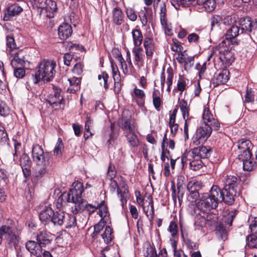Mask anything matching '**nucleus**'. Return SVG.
<instances>
[{
  "label": "nucleus",
  "mask_w": 257,
  "mask_h": 257,
  "mask_svg": "<svg viewBox=\"0 0 257 257\" xmlns=\"http://www.w3.org/2000/svg\"><path fill=\"white\" fill-rule=\"evenodd\" d=\"M71 188L67 193V201L68 202H73L74 204V208L72 209V213L74 214L85 210L88 214L90 215L97 209H99L98 214L104 220L105 217L108 214L107 207L102 205L101 203L95 202L94 204L87 203L81 197L84 189L82 183L81 182L74 183Z\"/></svg>",
  "instance_id": "f257e3e1"
},
{
  "label": "nucleus",
  "mask_w": 257,
  "mask_h": 257,
  "mask_svg": "<svg viewBox=\"0 0 257 257\" xmlns=\"http://www.w3.org/2000/svg\"><path fill=\"white\" fill-rule=\"evenodd\" d=\"M223 192L217 185H213L209 193L203 194L197 203L198 209L204 212H208L216 208L220 202H223Z\"/></svg>",
  "instance_id": "f03ea898"
},
{
  "label": "nucleus",
  "mask_w": 257,
  "mask_h": 257,
  "mask_svg": "<svg viewBox=\"0 0 257 257\" xmlns=\"http://www.w3.org/2000/svg\"><path fill=\"white\" fill-rule=\"evenodd\" d=\"M223 185V202L228 204L231 205L234 202V197L238 196L241 193L240 182L236 177L232 175H227L222 180Z\"/></svg>",
  "instance_id": "7ed1b4c3"
},
{
  "label": "nucleus",
  "mask_w": 257,
  "mask_h": 257,
  "mask_svg": "<svg viewBox=\"0 0 257 257\" xmlns=\"http://www.w3.org/2000/svg\"><path fill=\"white\" fill-rule=\"evenodd\" d=\"M56 62L52 60H43L36 67L34 78V83H37L40 81H51L56 73Z\"/></svg>",
  "instance_id": "20e7f679"
},
{
  "label": "nucleus",
  "mask_w": 257,
  "mask_h": 257,
  "mask_svg": "<svg viewBox=\"0 0 257 257\" xmlns=\"http://www.w3.org/2000/svg\"><path fill=\"white\" fill-rule=\"evenodd\" d=\"M109 188L112 193L117 192V196L119 198L121 202V205L122 207H123L130 196L128 186L125 182L121 180L118 184L115 180H111Z\"/></svg>",
  "instance_id": "39448f33"
},
{
  "label": "nucleus",
  "mask_w": 257,
  "mask_h": 257,
  "mask_svg": "<svg viewBox=\"0 0 257 257\" xmlns=\"http://www.w3.org/2000/svg\"><path fill=\"white\" fill-rule=\"evenodd\" d=\"M212 127L207 123H202L193 138V145L197 146L204 142L210 136L212 131Z\"/></svg>",
  "instance_id": "423d86ee"
},
{
  "label": "nucleus",
  "mask_w": 257,
  "mask_h": 257,
  "mask_svg": "<svg viewBox=\"0 0 257 257\" xmlns=\"http://www.w3.org/2000/svg\"><path fill=\"white\" fill-rule=\"evenodd\" d=\"M32 157L37 166L49 165V156L48 153H45L42 147L38 145H34L32 148Z\"/></svg>",
  "instance_id": "0eeeda50"
},
{
  "label": "nucleus",
  "mask_w": 257,
  "mask_h": 257,
  "mask_svg": "<svg viewBox=\"0 0 257 257\" xmlns=\"http://www.w3.org/2000/svg\"><path fill=\"white\" fill-rule=\"evenodd\" d=\"M187 188L190 193L188 199L191 202L195 201L199 196L198 190L201 188L200 183L195 180L190 181L188 183Z\"/></svg>",
  "instance_id": "6e6552de"
},
{
  "label": "nucleus",
  "mask_w": 257,
  "mask_h": 257,
  "mask_svg": "<svg viewBox=\"0 0 257 257\" xmlns=\"http://www.w3.org/2000/svg\"><path fill=\"white\" fill-rule=\"evenodd\" d=\"M202 118L204 121L203 123H207L209 126L214 127V129L216 130H218L219 128V122L217 119L214 118L208 108L205 107L204 109Z\"/></svg>",
  "instance_id": "1a4fd4ad"
},
{
  "label": "nucleus",
  "mask_w": 257,
  "mask_h": 257,
  "mask_svg": "<svg viewBox=\"0 0 257 257\" xmlns=\"http://www.w3.org/2000/svg\"><path fill=\"white\" fill-rule=\"evenodd\" d=\"M229 72L227 69H223L219 73L214 75L211 80L214 87L224 84L229 80Z\"/></svg>",
  "instance_id": "9d476101"
},
{
  "label": "nucleus",
  "mask_w": 257,
  "mask_h": 257,
  "mask_svg": "<svg viewBox=\"0 0 257 257\" xmlns=\"http://www.w3.org/2000/svg\"><path fill=\"white\" fill-rule=\"evenodd\" d=\"M132 100L136 102L141 107L145 104L146 94L145 92L136 86L133 90L132 93Z\"/></svg>",
  "instance_id": "9b49d317"
},
{
  "label": "nucleus",
  "mask_w": 257,
  "mask_h": 257,
  "mask_svg": "<svg viewBox=\"0 0 257 257\" xmlns=\"http://www.w3.org/2000/svg\"><path fill=\"white\" fill-rule=\"evenodd\" d=\"M23 11V8L17 4L11 5L5 12L3 20L10 21L12 17L18 15Z\"/></svg>",
  "instance_id": "f8f14e48"
},
{
  "label": "nucleus",
  "mask_w": 257,
  "mask_h": 257,
  "mask_svg": "<svg viewBox=\"0 0 257 257\" xmlns=\"http://www.w3.org/2000/svg\"><path fill=\"white\" fill-rule=\"evenodd\" d=\"M61 91L60 88L53 87L52 92L47 97V101L50 105L57 106L61 103L63 97L61 95Z\"/></svg>",
  "instance_id": "ddd939ff"
},
{
  "label": "nucleus",
  "mask_w": 257,
  "mask_h": 257,
  "mask_svg": "<svg viewBox=\"0 0 257 257\" xmlns=\"http://www.w3.org/2000/svg\"><path fill=\"white\" fill-rule=\"evenodd\" d=\"M56 3L52 0H48L43 10H41V14L44 16L51 18H53L57 10Z\"/></svg>",
  "instance_id": "4468645a"
},
{
  "label": "nucleus",
  "mask_w": 257,
  "mask_h": 257,
  "mask_svg": "<svg viewBox=\"0 0 257 257\" xmlns=\"http://www.w3.org/2000/svg\"><path fill=\"white\" fill-rule=\"evenodd\" d=\"M53 213L54 210L51 207L49 206L42 207V210L39 213L40 220L45 224L52 222V217Z\"/></svg>",
  "instance_id": "2eb2a0df"
},
{
  "label": "nucleus",
  "mask_w": 257,
  "mask_h": 257,
  "mask_svg": "<svg viewBox=\"0 0 257 257\" xmlns=\"http://www.w3.org/2000/svg\"><path fill=\"white\" fill-rule=\"evenodd\" d=\"M121 127L125 135L138 132L137 123L133 119H123Z\"/></svg>",
  "instance_id": "dca6fc26"
},
{
  "label": "nucleus",
  "mask_w": 257,
  "mask_h": 257,
  "mask_svg": "<svg viewBox=\"0 0 257 257\" xmlns=\"http://www.w3.org/2000/svg\"><path fill=\"white\" fill-rule=\"evenodd\" d=\"M192 159H206L210 156V150L205 146H199L191 151Z\"/></svg>",
  "instance_id": "f3484780"
},
{
  "label": "nucleus",
  "mask_w": 257,
  "mask_h": 257,
  "mask_svg": "<svg viewBox=\"0 0 257 257\" xmlns=\"http://www.w3.org/2000/svg\"><path fill=\"white\" fill-rule=\"evenodd\" d=\"M143 46L145 50L146 56L148 59L152 58L156 49L153 39L150 37H146L144 40Z\"/></svg>",
  "instance_id": "a211bd4d"
},
{
  "label": "nucleus",
  "mask_w": 257,
  "mask_h": 257,
  "mask_svg": "<svg viewBox=\"0 0 257 257\" xmlns=\"http://www.w3.org/2000/svg\"><path fill=\"white\" fill-rule=\"evenodd\" d=\"M26 248L31 253L35 256H39L42 252V246L38 242L29 240L25 244Z\"/></svg>",
  "instance_id": "6ab92c4d"
},
{
  "label": "nucleus",
  "mask_w": 257,
  "mask_h": 257,
  "mask_svg": "<svg viewBox=\"0 0 257 257\" xmlns=\"http://www.w3.org/2000/svg\"><path fill=\"white\" fill-rule=\"evenodd\" d=\"M20 165L25 176H29L30 174L31 161L28 155L26 154L22 155L20 158Z\"/></svg>",
  "instance_id": "aec40b11"
},
{
  "label": "nucleus",
  "mask_w": 257,
  "mask_h": 257,
  "mask_svg": "<svg viewBox=\"0 0 257 257\" xmlns=\"http://www.w3.org/2000/svg\"><path fill=\"white\" fill-rule=\"evenodd\" d=\"M58 35L60 39L66 40L72 33L71 26L67 23H63L58 28Z\"/></svg>",
  "instance_id": "412c9836"
},
{
  "label": "nucleus",
  "mask_w": 257,
  "mask_h": 257,
  "mask_svg": "<svg viewBox=\"0 0 257 257\" xmlns=\"http://www.w3.org/2000/svg\"><path fill=\"white\" fill-rule=\"evenodd\" d=\"M52 240V235L46 230H42L37 236V242L42 245H46Z\"/></svg>",
  "instance_id": "4be33fe9"
},
{
  "label": "nucleus",
  "mask_w": 257,
  "mask_h": 257,
  "mask_svg": "<svg viewBox=\"0 0 257 257\" xmlns=\"http://www.w3.org/2000/svg\"><path fill=\"white\" fill-rule=\"evenodd\" d=\"M133 55L136 64H142L145 58L143 49L141 46H134L132 50Z\"/></svg>",
  "instance_id": "5701e85b"
},
{
  "label": "nucleus",
  "mask_w": 257,
  "mask_h": 257,
  "mask_svg": "<svg viewBox=\"0 0 257 257\" xmlns=\"http://www.w3.org/2000/svg\"><path fill=\"white\" fill-rule=\"evenodd\" d=\"M81 78L73 77L68 79L69 83V87L67 88V91L71 93H74L80 88Z\"/></svg>",
  "instance_id": "b1692460"
},
{
  "label": "nucleus",
  "mask_w": 257,
  "mask_h": 257,
  "mask_svg": "<svg viewBox=\"0 0 257 257\" xmlns=\"http://www.w3.org/2000/svg\"><path fill=\"white\" fill-rule=\"evenodd\" d=\"M143 210L150 220L153 219L154 209L153 207V201L152 199L146 200L143 205Z\"/></svg>",
  "instance_id": "393cba45"
},
{
  "label": "nucleus",
  "mask_w": 257,
  "mask_h": 257,
  "mask_svg": "<svg viewBox=\"0 0 257 257\" xmlns=\"http://www.w3.org/2000/svg\"><path fill=\"white\" fill-rule=\"evenodd\" d=\"M241 33L239 27L235 25H232L226 31L225 36L226 40L228 41L229 44V40H233L235 37Z\"/></svg>",
  "instance_id": "a878e982"
},
{
  "label": "nucleus",
  "mask_w": 257,
  "mask_h": 257,
  "mask_svg": "<svg viewBox=\"0 0 257 257\" xmlns=\"http://www.w3.org/2000/svg\"><path fill=\"white\" fill-rule=\"evenodd\" d=\"M241 33H249L252 31V23L249 18H244L240 21Z\"/></svg>",
  "instance_id": "bb28decb"
},
{
  "label": "nucleus",
  "mask_w": 257,
  "mask_h": 257,
  "mask_svg": "<svg viewBox=\"0 0 257 257\" xmlns=\"http://www.w3.org/2000/svg\"><path fill=\"white\" fill-rule=\"evenodd\" d=\"M112 19L113 22L115 25H120L122 23L123 15L119 8L116 7L113 9Z\"/></svg>",
  "instance_id": "cd10ccee"
},
{
  "label": "nucleus",
  "mask_w": 257,
  "mask_h": 257,
  "mask_svg": "<svg viewBox=\"0 0 257 257\" xmlns=\"http://www.w3.org/2000/svg\"><path fill=\"white\" fill-rule=\"evenodd\" d=\"M65 213L63 211L54 212L52 215V222L55 225H61L64 223Z\"/></svg>",
  "instance_id": "c85d7f7f"
},
{
  "label": "nucleus",
  "mask_w": 257,
  "mask_h": 257,
  "mask_svg": "<svg viewBox=\"0 0 257 257\" xmlns=\"http://www.w3.org/2000/svg\"><path fill=\"white\" fill-rule=\"evenodd\" d=\"M134 46H141L143 40V36L139 29H135L132 31Z\"/></svg>",
  "instance_id": "c756f323"
},
{
  "label": "nucleus",
  "mask_w": 257,
  "mask_h": 257,
  "mask_svg": "<svg viewBox=\"0 0 257 257\" xmlns=\"http://www.w3.org/2000/svg\"><path fill=\"white\" fill-rule=\"evenodd\" d=\"M237 148L240 151L249 150L252 147L251 142L245 138H242L239 140L237 143Z\"/></svg>",
  "instance_id": "7c9ffc66"
},
{
  "label": "nucleus",
  "mask_w": 257,
  "mask_h": 257,
  "mask_svg": "<svg viewBox=\"0 0 257 257\" xmlns=\"http://www.w3.org/2000/svg\"><path fill=\"white\" fill-rule=\"evenodd\" d=\"M171 4L176 10H178L180 6L186 7L195 5V0H172Z\"/></svg>",
  "instance_id": "2f4dec72"
},
{
  "label": "nucleus",
  "mask_w": 257,
  "mask_h": 257,
  "mask_svg": "<svg viewBox=\"0 0 257 257\" xmlns=\"http://www.w3.org/2000/svg\"><path fill=\"white\" fill-rule=\"evenodd\" d=\"M237 213V211L235 210H231L228 212L227 211L224 212L222 221L228 226L232 225V223L234 218L235 217Z\"/></svg>",
  "instance_id": "473e14b6"
},
{
  "label": "nucleus",
  "mask_w": 257,
  "mask_h": 257,
  "mask_svg": "<svg viewBox=\"0 0 257 257\" xmlns=\"http://www.w3.org/2000/svg\"><path fill=\"white\" fill-rule=\"evenodd\" d=\"M137 132L125 135L129 145L133 147H137L140 145V141L136 134Z\"/></svg>",
  "instance_id": "72a5a7b5"
},
{
  "label": "nucleus",
  "mask_w": 257,
  "mask_h": 257,
  "mask_svg": "<svg viewBox=\"0 0 257 257\" xmlns=\"http://www.w3.org/2000/svg\"><path fill=\"white\" fill-rule=\"evenodd\" d=\"M67 228H71L76 225V218L74 215L66 213L64 223L63 224Z\"/></svg>",
  "instance_id": "f704fd0d"
},
{
  "label": "nucleus",
  "mask_w": 257,
  "mask_h": 257,
  "mask_svg": "<svg viewBox=\"0 0 257 257\" xmlns=\"http://www.w3.org/2000/svg\"><path fill=\"white\" fill-rule=\"evenodd\" d=\"M206 224V220L204 217L201 215L197 214L196 215L194 220V225L195 227V229H200L204 227Z\"/></svg>",
  "instance_id": "c9c22d12"
},
{
  "label": "nucleus",
  "mask_w": 257,
  "mask_h": 257,
  "mask_svg": "<svg viewBox=\"0 0 257 257\" xmlns=\"http://www.w3.org/2000/svg\"><path fill=\"white\" fill-rule=\"evenodd\" d=\"M100 235L106 243H109L113 238L112 229L109 226H106L104 231Z\"/></svg>",
  "instance_id": "e433bc0d"
},
{
  "label": "nucleus",
  "mask_w": 257,
  "mask_h": 257,
  "mask_svg": "<svg viewBox=\"0 0 257 257\" xmlns=\"http://www.w3.org/2000/svg\"><path fill=\"white\" fill-rule=\"evenodd\" d=\"M166 75L167 79L166 82L167 85V91L169 92L171 91V86L173 84V80L174 78L173 70L171 67H169L167 69Z\"/></svg>",
  "instance_id": "4c0bfd02"
},
{
  "label": "nucleus",
  "mask_w": 257,
  "mask_h": 257,
  "mask_svg": "<svg viewBox=\"0 0 257 257\" xmlns=\"http://www.w3.org/2000/svg\"><path fill=\"white\" fill-rule=\"evenodd\" d=\"M25 64L24 57H20L18 55H15L12 59L11 64L13 68L24 67Z\"/></svg>",
  "instance_id": "58836bf2"
},
{
  "label": "nucleus",
  "mask_w": 257,
  "mask_h": 257,
  "mask_svg": "<svg viewBox=\"0 0 257 257\" xmlns=\"http://www.w3.org/2000/svg\"><path fill=\"white\" fill-rule=\"evenodd\" d=\"M107 215L106 217H105L104 220H102V218H101L100 221L96 224L94 226V232L92 234V236L93 237H97V235H99L100 232L101 230H102L104 226L105 225V223H106V221L107 220Z\"/></svg>",
  "instance_id": "ea45409f"
},
{
  "label": "nucleus",
  "mask_w": 257,
  "mask_h": 257,
  "mask_svg": "<svg viewBox=\"0 0 257 257\" xmlns=\"http://www.w3.org/2000/svg\"><path fill=\"white\" fill-rule=\"evenodd\" d=\"M6 239L10 246L14 247L15 248L19 246L20 237L14 232Z\"/></svg>",
  "instance_id": "a19ab883"
},
{
  "label": "nucleus",
  "mask_w": 257,
  "mask_h": 257,
  "mask_svg": "<svg viewBox=\"0 0 257 257\" xmlns=\"http://www.w3.org/2000/svg\"><path fill=\"white\" fill-rule=\"evenodd\" d=\"M93 120L91 119V117L89 114L87 115L86 120L85 123V132L84 137L85 138L87 139L89 136H91L92 134L90 131V127L92 124Z\"/></svg>",
  "instance_id": "79ce46f5"
},
{
  "label": "nucleus",
  "mask_w": 257,
  "mask_h": 257,
  "mask_svg": "<svg viewBox=\"0 0 257 257\" xmlns=\"http://www.w3.org/2000/svg\"><path fill=\"white\" fill-rule=\"evenodd\" d=\"M179 106L182 112L183 118H185L188 116V114H189V106L187 101L184 99H181L179 102Z\"/></svg>",
  "instance_id": "37998d69"
},
{
  "label": "nucleus",
  "mask_w": 257,
  "mask_h": 257,
  "mask_svg": "<svg viewBox=\"0 0 257 257\" xmlns=\"http://www.w3.org/2000/svg\"><path fill=\"white\" fill-rule=\"evenodd\" d=\"M150 10V8L148 7H144V10H141L139 13L138 17L141 22L142 27H145L147 25L148 19L146 12H148Z\"/></svg>",
  "instance_id": "c03bdc74"
},
{
  "label": "nucleus",
  "mask_w": 257,
  "mask_h": 257,
  "mask_svg": "<svg viewBox=\"0 0 257 257\" xmlns=\"http://www.w3.org/2000/svg\"><path fill=\"white\" fill-rule=\"evenodd\" d=\"M255 95L254 91L251 88L248 87L246 89V93L244 95V102L253 103L254 101Z\"/></svg>",
  "instance_id": "a18cd8bd"
},
{
  "label": "nucleus",
  "mask_w": 257,
  "mask_h": 257,
  "mask_svg": "<svg viewBox=\"0 0 257 257\" xmlns=\"http://www.w3.org/2000/svg\"><path fill=\"white\" fill-rule=\"evenodd\" d=\"M185 120V124L184 127V132L185 138H188V127L193 123H195V119L192 116H188L183 118Z\"/></svg>",
  "instance_id": "49530a36"
},
{
  "label": "nucleus",
  "mask_w": 257,
  "mask_h": 257,
  "mask_svg": "<svg viewBox=\"0 0 257 257\" xmlns=\"http://www.w3.org/2000/svg\"><path fill=\"white\" fill-rule=\"evenodd\" d=\"M14 233L12 227L10 226L3 225L0 228V235L2 236H5L7 239L9 236L12 235Z\"/></svg>",
  "instance_id": "de8ad7c7"
},
{
  "label": "nucleus",
  "mask_w": 257,
  "mask_h": 257,
  "mask_svg": "<svg viewBox=\"0 0 257 257\" xmlns=\"http://www.w3.org/2000/svg\"><path fill=\"white\" fill-rule=\"evenodd\" d=\"M203 164V163L201 159L197 158L192 159L189 162L190 169L194 171H196L202 168Z\"/></svg>",
  "instance_id": "09e8293b"
},
{
  "label": "nucleus",
  "mask_w": 257,
  "mask_h": 257,
  "mask_svg": "<svg viewBox=\"0 0 257 257\" xmlns=\"http://www.w3.org/2000/svg\"><path fill=\"white\" fill-rule=\"evenodd\" d=\"M6 45L7 50L11 52L16 48V44L14 37L12 35H8L6 37Z\"/></svg>",
  "instance_id": "8fccbe9b"
},
{
  "label": "nucleus",
  "mask_w": 257,
  "mask_h": 257,
  "mask_svg": "<svg viewBox=\"0 0 257 257\" xmlns=\"http://www.w3.org/2000/svg\"><path fill=\"white\" fill-rule=\"evenodd\" d=\"M168 231L170 233L173 238H174L177 235L178 233V225L175 221H171L170 222Z\"/></svg>",
  "instance_id": "3c124183"
},
{
  "label": "nucleus",
  "mask_w": 257,
  "mask_h": 257,
  "mask_svg": "<svg viewBox=\"0 0 257 257\" xmlns=\"http://www.w3.org/2000/svg\"><path fill=\"white\" fill-rule=\"evenodd\" d=\"M112 76L114 81V86L115 88L118 87V91L119 90L120 84L119 81H120V76L118 70V68L113 69L112 70Z\"/></svg>",
  "instance_id": "603ef678"
},
{
  "label": "nucleus",
  "mask_w": 257,
  "mask_h": 257,
  "mask_svg": "<svg viewBox=\"0 0 257 257\" xmlns=\"http://www.w3.org/2000/svg\"><path fill=\"white\" fill-rule=\"evenodd\" d=\"M108 78V75L104 72H102L101 75H99L98 76V78L100 81V84L101 86H103L105 89H107L108 87V85L107 84Z\"/></svg>",
  "instance_id": "864d4df0"
},
{
  "label": "nucleus",
  "mask_w": 257,
  "mask_h": 257,
  "mask_svg": "<svg viewBox=\"0 0 257 257\" xmlns=\"http://www.w3.org/2000/svg\"><path fill=\"white\" fill-rule=\"evenodd\" d=\"M171 50L174 52H180L182 51L183 48L181 43L176 39H173L172 42L171 44Z\"/></svg>",
  "instance_id": "5fc2aeb1"
},
{
  "label": "nucleus",
  "mask_w": 257,
  "mask_h": 257,
  "mask_svg": "<svg viewBox=\"0 0 257 257\" xmlns=\"http://www.w3.org/2000/svg\"><path fill=\"white\" fill-rule=\"evenodd\" d=\"M188 80L185 78L180 76L177 82V89L181 92L182 94L183 91L186 89L187 86V81Z\"/></svg>",
  "instance_id": "6e6d98bb"
},
{
  "label": "nucleus",
  "mask_w": 257,
  "mask_h": 257,
  "mask_svg": "<svg viewBox=\"0 0 257 257\" xmlns=\"http://www.w3.org/2000/svg\"><path fill=\"white\" fill-rule=\"evenodd\" d=\"M256 234H252L246 238V242L250 247L257 248V236Z\"/></svg>",
  "instance_id": "4d7b16f0"
},
{
  "label": "nucleus",
  "mask_w": 257,
  "mask_h": 257,
  "mask_svg": "<svg viewBox=\"0 0 257 257\" xmlns=\"http://www.w3.org/2000/svg\"><path fill=\"white\" fill-rule=\"evenodd\" d=\"M215 8V2L214 0H208L206 3L202 6V8L206 12H210L214 10Z\"/></svg>",
  "instance_id": "13d9d810"
},
{
  "label": "nucleus",
  "mask_w": 257,
  "mask_h": 257,
  "mask_svg": "<svg viewBox=\"0 0 257 257\" xmlns=\"http://www.w3.org/2000/svg\"><path fill=\"white\" fill-rule=\"evenodd\" d=\"M255 163L251 159L249 160L244 161L243 162V167L244 170L250 171L255 168Z\"/></svg>",
  "instance_id": "bf43d9fd"
},
{
  "label": "nucleus",
  "mask_w": 257,
  "mask_h": 257,
  "mask_svg": "<svg viewBox=\"0 0 257 257\" xmlns=\"http://www.w3.org/2000/svg\"><path fill=\"white\" fill-rule=\"evenodd\" d=\"M249 228L252 234H257V217L249 218Z\"/></svg>",
  "instance_id": "052dcab7"
},
{
  "label": "nucleus",
  "mask_w": 257,
  "mask_h": 257,
  "mask_svg": "<svg viewBox=\"0 0 257 257\" xmlns=\"http://www.w3.org/2000/svg\"><path fill=\"white\" fill-rule=\"evenodd\" d=\"M165 34L168 36H172L173 35V30L170 24L168 23L167 20L161 22Z\"/></svg>",
  "instance_id": "680f3d73"
},
{
  "label": "nucleus",
  "mask_w": 257,
  "mask_h": 257,
  "mask_svg": "<svg viewBox=\"0 0 257 257\" xmlns=\"http://www.w3.org/2000/svg\"><path fill=\"white\" fill-rule=\"evenodd\" d=\"M252 154L250 152V150L240 151V154L238 155L239 159L242 162L245 160H249L251 159Z\"/></svg>",
  "instance_id": "e2e57ef3"
},
{
  "label": "nucleus",
  "mask_w": 257,
  "mask_h": 257,
  "mask_svg": "<svg viewBox=\"0 0 257 257\" xmlns=\"http://www.w3.org/2000/svg\"><path fill=\"white\" fill-rule=\"evenodd\" d=\"M126 14L130 21L135 22L137 20L138 15L133 9L131 8H127L126 10Z\"/></svg>",
  "instance_id": "0e129e2a"
},
{
  "label": "nucleus",
  "mask_w": 257,
  "mask_h": 257,
  "mask_svg": "<svg viewBox=\"0 0 257 257\" xmlns=\"http://www.w3.org/2000/svg\"><path fill=\"white\" fill-rule=\"evenodd\" d=\"M226 41L225 40L222 41L219 45L218 50L219 52L223 55H227L229 53V48L226 46Z\"/></svg>",
  "instance_id": "69168bd1"
},
{
  "label": "nucleus",
  "mask_w": 257,
  "mask_h": 257,
  "mask_svg": "<svg viewBox=\"0 0 257 257\" xmlns=\"http://www.w3.org/2000/svg\"><path fill=\"white\" fill-rule=\"evenodd\" d=\"M63 148V144L61 138H58L57 143L54 149V154L55 156L60 155L61 153L62 149Z\"/></svg>",
  "instance_id": "338daca9"
},
{
  "label": "nucleus",
  "mask_w": 257,
  "mask_h": 257,
  "mask_svg": "<svg viewBox=\"0 0 257 257\" xmlns=\"http://www.w3.org/2000/svg\"><path fill=\"white\" fill-rule=\"evenodd\" d=\"M10 113V109L7 105L3 102H0V114L3 116H6Z\"/></svg>",
  "instance_id": "774afa93"
}]
</instances>
